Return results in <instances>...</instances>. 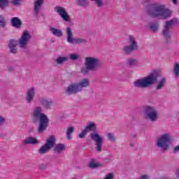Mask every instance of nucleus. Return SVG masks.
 Masks as SVG:
<instances>
[{
  "label": "nucleus",
  "instance_id": "obj_41",
  "mask_svg": "<svg viewBox=\"0 0 179 179\" xmlns=\"http://www.w3.org/2000/svg\"><path fill=\"white\" fill-rule=\"evenodd\" d=\"M178 152H179V145L173 149V153H178Z\"/></svg>",
  "mask_w": 179,
  "mask_h": 179
},
{
  "label": "nucleus",
  "instance_id": "obj_38",
  "mask_svg": "<svg viewBox=\"0 0 179 179\" xmlns=\"http://www.w3.org/2000/svg\"><path fill=\"white\" fill-rule=\"evenodd\" d=\"M87 134V131H86L85 129L82 131V132L79 134L78 137L80 139H83L85 136H86V134Z\"/></svg>",
  "mask_w": 179,
  "mask_h": 179
},
{
  "label": "nucleus",
  "instance_id": "obj_31",
  "mask_svg": "<svg viewBox=\"0 0 179 179\" xmlns=\"http://www.w3.org/2000/svg\"><path fill=\"white\" fill-rule=\"evenodd\" d=\"M78 5H79V6H87L89 1H87V0H78Z\"/></svg>",
  "mask_w": 179,
  "mask_h": 179
},
{
  "label": "nucleus",
  "instance_id": "obj_16",
  "mask_svg": "<svg viewBox=\"0 0 179 179\" xmlns=\"http://www.w3.org/2000/svg\"><path fill=\"white\" fill-rule=\"evenodd\" d=\"M22 20H20L19 17H14L11 18V25L13 26V27H15L16 29H20V27H22Z\"/></svg>",
  "mask_w": 179,
  "mask_h": 179
},
{
  "label": "nucleus",
  "instance_id": "obj_20",
  "mask_svg": "<svg viewBox=\"0 0 179 179\" xmlns=\"http://www.w3.org/2000/svg\"><path fill=\"white\" fill-rule=\"evenodd\" d=\"M50 31H51L52 34H53V36H55L56 37H62L63 36L62 29H57L56 28L50 27Z\"/></svg>",
  "mask_w": 179,
  "mask_h": 179
},
{
  "label": "nucleus",
  "instance_id": "obj_2",
  "mask_svg": "<svg viewBox=\"0 0 179 179\" xmlns=\"http://www.w3.org/2000/svg\"><path fill=\"white\" fill-rule=\"evenodd\" d=\"M32 117L34 122H37V121H39V127L38 129L39 134H41V132L47 129L49 121L48 117H47V115L43 113V110L41 109V107L38 106L34 110L32 113Z\"/></svg>",
  "mask_w": 179,
  "mask_h": 179
},
{
  "label": "nucleus",
  "instance_id": "obj_11",
  "mask_svg": "<svg viewBox=\"0 0 179 179\" xmlns=\"http://www.w3.org/2000/svg\"><path fill=\"white\" fill-rule=\"evenodd\" d=\"M85 64L90 71H96L97 66L100 65V61L94 57H88L85 58Z\"/></svg>",
  "mask_w": 179,
  "mask_h": 179
},
{
  "label": "nucleus",
  "instance_id": "obj_28",
  "mask_svg": "<svg viewBox=\"0 0 179 179\" xmlns=\"http://www.w3.org/2000/svg\"><path fill=\"white\" fill-rule=\"evenodd\" d=\"M66 61H68V57H59L56 60L57 64H58L59 65H61V64H64V62Z\"/></svg>",
  "mask_w": 179,
  "mask_h": 179
},
{
  "label": "nucleus",
  "instance_id": "obj_24",
  "mask_svg": "<svg viewBox=\"0 0 179 179\" xmlns=\"http://www.w3.org/2000/svg\"><path fill=\"white\" fill-rule=\"evenodd\" d=\"M164 86H166V78H162L159 81L156 89H157V90H160L163 89V87Z\"/></svg>",
  "mask_w": 179,
  "mask_h": 179
},
{
  "label": "nucleus",
  "instance_id": "obj_42",
  "mask_svg": "<svg viewBox=\"0 0 179 179\" xmlns=\"http://www.w3.org/2000/svg\"><path fill=\"white\" fill-rule=\"evenodd\" d=\"M5 122V118L0 116V125H2Z\"/></svg>",
  "mask_w": 179,
  "mask_h": 179
},
{
  "label": "nucleus",
  "instance_id": "obj_29",
  "mask_svg": "<svg viewBox=\"0 0 179 179\" xmlns=\"http://www.w3.org/2000/svg\"><path fill=\"white\" fill-rule=\"evenodd\" d=\"M9 3V0H0V8L4 9Z\"/></svg>",
  "mask_w": 179,
  "mask_h": 179
},
{
  "label": "nucleus",
  "instance_id": "obj_5",
  "mask_svg": "<svg viewBox=\"0 0 179 179\" xmlns=\"http://www.w3.org/2000/svg\"><path fill=\"white\" fill-rule=\"evenodd\" d=\"M171 139L170 134H163L158 138L157 145L158 148H161L163 150H167L169 149V143L171 142Z\"/></svg>",
  "mask_w": 179,
  "mask_h": 179
},
{
  "label": "nucleus",
  "instance_id": "obj_8",
  "mask_svg": "<svg viewBox=\"0 0 179 179\" xmlns=\"http://www.w3.org/2000/svg\"><path fill=\"white\" fill-rule=\"evenodd\" d=\"M130 46H124L123 48V52L127 55L131 54L136 50H138V44L136 43V41L135 40V37L131 35L129 36Z\"/></svg>",
  "mask_w": 179,
  "mask_h": 179
},
{
  "label": "nucleus",
  "instance_id": "obj_14",
  "mask_svg": "<svg viewBox=\"0 0 179 179\" xmlns=\"http://www.w3.org/2000/svg\"><path fill=\"white\" fill-rule=\"evenodd\" d=\"M29 40H30V34L28 31H24L21 38L19 40L20 48H26V45H27Z\"/></svg>",
  "mask_w": 179,
  "mask_h": 179
},
{
  "label": "nucleus",
  "instance_id": "obj_6",
  "mask_svg": "<svg viewBox=\"0 0 179 179\" xmlns=\"http://www.w3.org/2000/svg\"><path fill=\"white\" fill-rule=\"evenodd\" d=\"M55 142H57L55 136H50L46 140V143L38 150V153H40V155H44L47 153L48 150H50V149H52V148L55 146Z\"/></svg>",
  "mask_w": 179,
  "mask_h": 179
},
{
  "label": "nucleus",
  "instance_id": "obj_18",
  "mask_svg": "<svg viewBox=\"0 0 179 179\" xmlns=\"http://www.w3.org/2000/svg\"><path fill=\"white\" fill-rule=\"evenodd\" d=\"M23 145H37L38 140L32 136L27 137L22 142Z\"/></svg>",
  "mask_w": 179,
  "mask_h": 179
},
{
  "label": "nucleus",
  "instance_id": "obj_9",
  "mask_svg": "<svg viewBox=\"0 0 179 179\" xmlns=\"http://www.w3.org/2000/svg\"><path fill=\"white\" fill-rule=\"evenodd\" d=\"M144 113L147 118H149L152 122L156 121L157 117H159V112L152 106L145 107Z\"/></svg>",
  "mask_w": 179,
  "mask_h": 179
},
{
  "label": "nucleus",
  "instance_id": "obj_45",
  "mask_svg": "<svg viewBox=\"0 0 179 179\" xmlns=\"http://www.w3.org/2000/svg\"><path fill=\"white\" fill-rule=\"evenodd\" d=\"M91 1H96V0H91Z\"/></svg>",
  "mask_w": 179,
  "mask_h": 179
},
{
  "label": "nucleus",
  "instance_id": "obj_33",
  "mask_svg": "<svg viewBox=\"0 0 179 179\" xmlns=\"http://www.w3.org/2000/svg\"><path fill=\"white\" fill-rule=\"evenodd\" d=\"M150 30H152V31H157V29H159V24H151L150 25Z\"/></svg>",
  "mask_w": 179,
  "mask_h": 179
},
{
  "label": "nucleus",
  "instance_id": "obj_4",
  "mask_svg": "<svg viewBox=\"0 0 179 179\" xmlns=\"http://www.w3.org/2000/svg\"><path fill=\"white\" fill-rule=\"evenodd\" d=\"M90 86V80L89 78H83L82 79L79 83H73L70 85L66 90V94H73L78 93V92H82L83 87H89Z\"/></svg>",
  "mask_w": 179,
  "mask_h": 179
},
{
  "label": "nucleus",
  "instance_id": "obj_40",
  "mask_svg": "<svg viewBox=\"0 0 179 179\" xmlns=\"http://www.w3.org/2000/svg\"><path fill=\"white\" fill-rule=\"evenodd\" d=\"M48 166V165L47 164H41L39 165V168L41 169V170H45V169H47Z\"/></svg>",
  "mask_w": 179,
  "mask_h": 179
},
{
  "label": "nucleus",
  "instance_id": "obj_3",
  "mask_svg": "<svg viewBox=\"0 0 179 179\" xmlns=\"http://www.w3.org/2000/svg\"><path fill=\"white\" fill-rule=\"evenodd\" d=\"M156 80H157L156 73H151L145 78L136 80L134 82V86L139 89H148V87H150V86L155 85Z\"/></svg>",
  "mask_w": 179,
  "mask_h": 179
},
{
  "label": "nucleus",
  "instance_id": "obj_22",
  "mask_svg": "<svg viewBox=\"0 0 179 179\" xmlns=\"http://www.w3.org/2000/svg\"><path fill=\"white\" fill-rule=\"evenodd\" d=\"M87 132L96 131V124L93 122H90L84 129Z\"/></svg>",
  "mask_w": 179,
  "mask_h": 179
},
{
  "label": "nucleus",
  "instance_id": "obj_17",
  "mask_svg": "<svg viewBox=\"0 0 179 179\" xmlns=\"http://www.w3.org/2000/svg\"><path fill=\"white\" fill-rule=\"evenodd\" d=\"M16 45H17V43L16 41L11 39L8 42V47L10 48V51L11 54H16L17 52V49H16Z\"/></svg>",
  "mask_w": 179,
  "mask_h": 179
},
{
  "label": "nucleus",
  "instance_id": "obj_27",
  "mask_svg": "<svg viewBox=\"0 0 179 179\" xmlns=\"http://www.w3.org/2000/svg\"><path fill=\"white\" fill-rule=\"evenodd\" d=\"M100 164L96 163L94 159H92L89 164V167H90V169H96L97 167H100Z\"/></svg>",
  "mask_w": 179,
  "mask_h": 179
},
{
  "label": "nucleus",
  "instance_id": "obj_43",
  "mask_svg": "<svg viewBox=\"0 0 179 179\" xmlns=\"http://www.w3.org/2000/svg\"><path fill=\"white\" fill-rule=\"evenodd\" d=\"M173 3H174V5L177 4V0H172Z\"/></svg>",
  "mask_w": 179,
  "mask_h": 179
},
{
  "label": "nucleus",
  "instance_id": "obj_19",
  "mask_svg": "<svg viewBox=\"0 0 179 179\" xmlns=\"http://www.w3.org/2000/svg\"><path fill=\"white\" fill-rule=\"evenodd\" d=\"M34 96H36V92L34 91V88H30L27 93V103H31V101H33V99H34Z\"/></svg>",
  "mask_w": 179,
  "mask_h": 179
},
{
  "label": "nucleus",
  "instance_id": "obj_35",
  "mask_svg": "<svg viewBox=\"0 0 179 179\" xmlns=\"http://www.w3.org/2000/svg\"><path fill=\"white\" fill-rule=\"evenodd\" d=\"M108 138L109 141H110L111 142H115V136H114V134L108 133Z\"/></svg>",
  "mask_w": 179,
  "mask_h": 179
},
{
  "label": "nucleus",
  "instance_id": "obj_25",
  "mask_svg": "<svg viewBox=\"0 0 179 179\" xmlns=\"http://www.w3.org/2000/svg\"><path fill=\"white\" fill-rule=\"evenodd\" d=\"M73 132H75V128H73V127H70L67 129V131H66L67 139H72V136L71 135H72Z\"/></svg>",
  "mask_w": 179,
  "mask_h": 179
},
{
  "label": "nucleus",
  "instance_id": "obj_32",
  "mask_svg": "<svg viewBox=\"0 0 179 179\" xmlns=\"http://www.w3.org/2000/svg\"><path fill=\"white\" fill-rule=\"evenodd\" d=\"M173 72L176 77L179 76V64L176 63L174 66Z\"/></svg>",
  "mask_w": 179,
  "mask_h": 179
},
{
  "label": "nucleus",
  "instance_id": "obj_30",
  "mask_svg": "<svg viewBox=\"0 0 179 179\" xmlns=\"http://www.w3.org/2000/svg\"><path fill=\"white\" fill-rule=\"evenodd\" d=\"M6 26V20L3 15H0V27H5Z\"/></svg>",
  "mask_w": 179,
  "mask_h": 179
},
{
  "label": "nucleus",
  "instance_id": "obj_10",
  "mask_svg": "<svg viewBox=\"0 0 179 179\" xmlns=\"http://www.w3.org/2000/svg\"><path fill=\"white\" fill-rule=\"evenodd\" d=\"M177 23H178V20L177 18L166 22V25L163 30V34L166 40H170V29H171V26H174V24H177Z\"/></svg>",
  "mask_w": 179,
  "mask_h": 179
},
{
  "label": "nucleus",
  "instance_id": "obj_21",
  "mask_svg": "<svg viewBox=\"0 0 179 179\" xmlns=\"http://www.w3.org/2000/svg\"><path fill=\"white\" fill-rule=\"evenodd\" d=\"M65 150V145L62 143L56 144L54 147L55 153H61Z\"/></svg>",
  "mask_w": 179,
  "mask_h": 179
},
{
  "label": "nucleus",
  "instance_id": "obj_39",
  "mask_svg": "<svg viewBox=\"0 0 179 179\" xmlns=\"http://www.w3.org/2000/svg\"><path fill=\"white\" fill-rule=\"evenodd\" d=\"M95 1H96V3L98 8H101V6H103V1H101V0H96Z\"/></svg>",
  "mask_w": 179,
  "mask_h": 179
},
{
  "label": "nucleus",
  "instance_id": "obj_26",
  "mask_svg": "<svg viewBox=\"0 0 179 179\" xmlns=\"http://www.w3.org/2000/svg\"><path fill=\"white\" fill-rule=\"evenodd\" d=\"M127 65L129 66H134V65H136L138 64V59L134 58L127 59Z\"/></svg>",
  "mask_w": 179,
  "mask_h": 179
},
{
  "label": "nucleus",
  "instance_id": "obj_36",
  "mask_svg": "<svg viewBox=\"0 0 179 179\" xmlns=\"http://www.w3.org/2000/svg\"><path fill=\"white\" fill-rule=\"evenodd\" d=\"M79 55H76V54H71L70 55V58L71 59H72V61H76L77 59H79Z\"/></svg>",
  "mask_w": 179,
  "mask_h": 179
},
{
  "label": "nucleus",
  "instance_id": "obj_44",
  "mask_svg": "<svg viewBox=\"0 0 179 179\" xmlns=\"http://www.w3.org/2000/svg\"><path fill=\"white\" fill-rule=\"evenodd\" d=\"M159 179H169L166 177H160Z\"/></svg>",
  "mask_w": 179,
  "mask_h": 179
},
{
  "label": "nucleus",
  "instance_id": "obj_13",
  "mask_svg": "<svg viewBox=\"0 0 179 179\" xmlns=\"http://www.w3.org/2000/svg\"><path fill=\"white\" fill-rule=\"evenodd\" d=\"M55 12L59 15V16L64 20V22H70L71 17L66 13V10L64 7L57 6L55 8Z\"/></svg>",
  "mask_w": 179,
  "mask_h": 179
},
{
  "label": "nucleus",
  "instance_id": "obj_12",
  "mask_svg": "<svg viewBox=\"0 0 179 179\" xmlns=\"http://www.w3.org/2000/svg\"><path fill=\"white\" fill-rule=\"evenodd\" d=\"M90 138L92 141L95 142L97 152H100L103 148V138L97 132H93L90 134Z\"/></svg>",
  "mask_w": 179,
  "mask_h": 179
},
{
  "label": "nucleus",
  "instance_id": "obj_23",
  "mask_svg": "<svg viewBox=\"0 0 179 179\" xmlns=\"http://www.w3.org/2000/svg\"><path fill=\"white\" fill-rule=\"evenodd\" d=\"M42 106H43L45 108H50V107H52V101L51 99H43Z\"/></svg>",
  "mask_w": 179,
  "mask_h": 179
},
{
  "label": "nucleus",
  "instance_id": "obj_15",
  "mask_svg": "<svg viewBox=\"0 0 179 179\" xmlns=\"http://www.w3.org/2000/svg\"><path fill=\"white\" fill-rule=\"evenodd\" d=\"M44 3V0H35L34 7V14L35 16H38V13H40V9H41V6Z\"/></svg>",
  "mask_w": 179,
  "mask_h": 179
},
{
  "label": "nucleus",
  "instance_id": "obj_34",
  "mask_svg": "<svg viewBox=\"0 0 179 179\" xmlns=\"http://www.w3.org/2000/svg\"><path fill=\"white\" fill-rule=\"evenodd\" d=\"M89 71H91L90 69L85 66V67H83L81 69V73H83V75H87V73H89Z\"/></svg>",
  "mask_w": 179,
  "mask_h": 179
},
{
  "label": "nucleus",
  "instance_id": "obj_1",
  "mask_svg": "<svg viewBox=\"0 0 179 179\" xmlns=\"http://www.w3.org/2000/svg\"><path fill=\"white\" fill-rule=\"evenodd\" d=\"M148 13L152 17L160 16L162 19H167L171 16V11L163 4H151L147 6Z\"/></svg>",
  "mask_w": 179,
  "mask_h": 179
},
{
  "label": "nucleus",
  "instance_id": "obj_7",
  "mask_svg": "<svg viewBox=\"0 0 179 179\" xmlns=\"http://www.w3.org/2000/svg\"><path fill=\"white\" fill-rule=\"evenodd\" d=\"M66 31L67 35L66 41L69 44H83V43H86V40L83 38H73V32L72 31V29H71V27H67Z\"/></svg>",
  "mask_w": 179,
  "mask_h": 179
},
{
  "label": "nucleus",
  "instance_id": "obj_37",
  "mask_svg": "<svg viewBox=\"0 0 179 179\" xmlns=\"http://www.w3.org/2000/svg\"><path fill=\"white\" fill-rule=\"evenodd\" d=\"M22 0H11L12 5H14V6H19L20 5V2Z\"/></svg>",
  "mask_w": 179,
  "mask_h": 179
}]
</instances>
